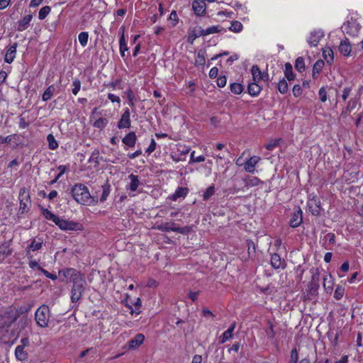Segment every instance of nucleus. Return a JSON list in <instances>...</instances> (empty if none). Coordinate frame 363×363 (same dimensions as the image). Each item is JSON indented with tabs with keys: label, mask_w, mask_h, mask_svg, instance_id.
Instances as JSON below:
<instances>
[{
	"label": "nucleus",
	"mask_w": 363,
	"mask_h": 363,
	"mask_svg": "<svg viewBox=\"0 0 363 363\" xmlns=\"http://www.w3.org/2000/svg\"><path fill=\"white\" fill-rule=\"evenodd\" d=\"M54 92H55V87L52 85L48 86L46 89V90L44 91V93L43 94V96H42L43 101H48V100H50L52 97Z\"/></svg>",
	"instance_id": "nucleus-34"
},
{
	"label": "nucleus",
	"mask_w": 363,
	"mask_h": 363,
	"mask_svg": "<svg viewBox=\"0 0 363 363\" xmlns=\"http://www.w3.org/2000/svg\"><path fill=\"white\" fill-rule=\"evenodd\" d=\"M58 169L60 170V173L57 174L55 178L50 182V184H53L57 182V180L64 174V173L67 169V167L65 165H60L58 167Z\"/></svg>",
	"instance_id": "nucleus-48"
},
{
	"label": "nucleus",
	"mask_w": 363,
	"mask_h": 363,
	"mask_svg": "<svg viewBox=\"0 0 363 363\" xmlns=\"http://www.w3.org/2000/svg\"><path fill=\"white\" fill-rule=\"evenodd\" d=\"M51 9L49 6H45L42 7L38 13V18L40 20L45 19L47 16L50 13Z\"/></svg>",
	"instance_id": "nucleus-42"
},
{
	"label": "nucleus",
	"mask_w": 363,
	"mask_h": 363,
	"mask_svg": "<svg viewBox=\"0 0 363 363\" xmlns=\"http://www.w3.org/2000/svg\"><path fill=\"white\" fill-rule=\"evenodd\" d=\"M130 179V183L127 187V189H129L130 191L134 192L137 190L138 187L140 185V181L138 179V177L131 174L128 176Z\"/></svg>",
	"instance_id": "nucleus-21"
},
{
	"label": "nucleus",
	"mask_w": 363,
	"mask_h": 363,
	"mask_svg": "<svg viewBox=\"0 0 363 363\" xmlns=\"http://www.w3.org/2000/svg\"><path fill=\"white\" fill-rule=\"evenodd\" d=\"M261 183L262 181L256 177H250L246 180V186L250 187L258 186Z\"/></svg>",
	"instance_id": "nucleus-45"
},
{
	"label": "nucleus",
	"mask_w": 363,
	"mask_h": 363,
	"mask_svg": "<svg viewBox=\"0 0 363 363\" xmlns=\"http://www.w3.org/2000/svg\"><path fill=\"white\" fill-rule=\"evenodd\" d=\"M223 30H224V28L220 26H212L206 29L201 28V34H203V36H206L211 34L220 33Z\"/></svg>",
	"instance_id": "nucleus-24"
},
{
	"label": "nucleus",
	"mask_w": 363,
	"mask_h": 363,
	"mask_svg": "<svg viewBox=\"0 0 363 363\" xmlns=\"http://www.w3.org/2000/svg\"><path fill=\"white\" fill-rule=\"evenodd\" d=\"M155 229L165 233H169L172 231L184 234L186 232L184 228H180L177 226V224L174 222H167L159 224L155 226Z\"/></svg>",
	"instance_id": "nucleus-6"
},
{
	"label": "nucleus",
	"mask_w": 363,
	"mask_h": 363,
	"mask_svg": "<svg viewBox=\"0 0 363 363\" xmlns=\"http://www.w3.org/2000/svg\"><path fill=\"white\" fill-rule=\"evenodd\" d=\"M47 140L48 142L49 149H50L52 150H55L58 147V146H59L58 142L55 140V138L52 134H49L47 136Z\"/></svg>",
	"instance_id": "nucleus-35"
},
{
	"label": "nucleus",
	"mask_w": 363,
	"mask_h": 363,
	"mask_svg": "<svg viewBox=\"0 0 363 363\" xmlns=\"http://www.w3.org/2000/svg\"><path fill=\"white\" fill-rule=\"evenodd\" d=\"M339 51L344 56H349L352 51L351 45L347 39L343 40L340 42L339 45Z\"/></svg>",
	"instance_id": "nucleus-19"
},
{
	"label": "nucleus",
	"mask_w": 363,
	"mask_h": 363,
	"mask_svg": "<svg viewBox=\"0 0 363 363\" xmlns=\"http://www.w3.org/2000/svg\"><path fill=\"white\" fill-rule=\"evenodd\" d=\"M108 99L112 102V103H117L118 104V106L121 105V99L118 96H116L113 94L108 93Z\"/></svg>",
	"instance_id": "nucleus-58"
},
{
	"label": "nucleus",
	"mask_w": 363,
	"mask_h": 363,
	"mask_svg": "<svg viewBox=\"0 0 363 363\" xmlns=\"http://www.w3.org/2000/svg\"><path fill=\"white\" fill-rule=\"evenodd\" d=\"M78 40L80 45L84 48L87 45L89 40V33L88 32L84 31L81 32L78 35Z\"/></svg>",
	"instance_id": "nucleus-37"
},
{
	"label": "nucleus",
	"mask_w": 363,
	"mask_h": 363,
	"mask_svg": "<svg viewBox=\"0 0 363 363\" xmlns=\"http://www.w3.org/2000/svg\"><path fill=\"white\" fill-rule=\"evenodd\" d=\"M298 360V354L296 348L293 349L291 352V356L289 363H297Z\"/></svg>",
	"instance_id": "nucleus-56"
},
{
	"label": "nucleus",
	"mask_w": 363,
	"mask_h": 363,
	"mask_svg": "<svg viewBox=\"0 0 363 363\" xmlns=\"http://www.w3.org/2000/svg\"><path fill=\"white\" fill-rule=\"evenodd\" d=\"M205 161V157L203 155L195 157V151L191 152L190 155L189 163L201 162Z\"/></svg>",
	"instance_id": "nucleus-51"
},
{
	"label": "nucleus",
	"mask_w": 363,
	"mask_h": 363,
	"mask_svg": "<svg viewBox=\"0 0 363 363\" xmlns=\"http://www.w3.org/2000/svg\"><path fill=\"white\" fill-rule=\"evenodd\" d=\"M215 193V187L214 185L210 186L206 190L204 191L203 194V199L204 201H208L209 198L213 196Z\"/></svg>",
	"instance_id": "nucleus-47"
},
{
	"label": "nucleus",
	"mask_w": 363,
	"mask_h": 363,
	"mask_svg": "<svg viewBox=\"0 0 363 363\" xmlns=\"http://www.w3.org/2000/svg\"><path fill=\"white\" fill-rule=\"evenodd\" d=\"M137 136L135 132L128 133L123 139L122 142L128 147H133L136 143Z\"/></svg>",
	"instance_id": "nucleus-17"
},
{
	"label": "nucleus",
	"mask_w": 363,
	"mask_h": 363,
	"mask_svg": "<svg viewBox=\"0 0 363 363\" xmlns=\"http://www.w3.org/2000/svg\"><path fill=\"white\" fill-rule=\"evenodd\" d=\"M43 246V241L41 239H33L30 244L28 245V247L26 249V255L29 256L30 251H37L41 249Z\"/></svg>",
	"instance_id": "nucleus-20"
},
{
	"label": "nucleus",
	"mask_w": 363,
	"mask_h": 363,
	"mask_svg": "<svg viewBox=\"0 0 363 363\" xmlns=\"http://www.w3.org/2000/svg\"><path fill=\"white\" fill-rule=\"evenodd\" d=\"M144 340L145 335L142 333H138L128 342V348L129 350H135L143 343Z\"/></svg>",
	"instance_id": "nucleus-11"
},
{
	"label": "nucleus",
	"mask_w": 363,
	"mask_h": 363,
	"mask_svg": "<svg viewBox=\"0 0 363 363\" xmlns=\"http://www.w3.org/2000/svg\"><path fill=\"white\" fill-rule=\"evenodd\" d=\"M324 33L322 30H314L311 32L308 39L307 42L311 47H316L320 40L323 38Z\"/></svg>",
	"instance_id": "nucleus-9"
},
{
	"label": "nucleus",
	"mask_w": 363,
	"mask_h": 363,
	"mask_svg": "<svg viewBox=\"0 0 363 363\" xmlns=\"http://www.w3.org/2000/svg\"><path fill=\"white\" fill-rule=\"evenodd\" d=\"M308 206L312 214L314 216H318L322 210L320 201L319 198L314 194H311L309 196Z\"/></svg>",
	"instance_id": "nucleus-7"
},
{
	"label": "nucleus",
	"mask_w": 363,
	"mask_h": 363,
	"mask_svg": "<svg viewBox=\"0 0 363 363\" xmlns=\"http://www.w3.org/2000/svg\"><path fill=\"white\" fill-rule=\"evenodd\" d=\"M107 124L108 120L106 118H99L94 122L93 126L99 129H103Z\"/></svg>",
	"instance_id": "nucleus-39"
},
{
	"label": "nucleus",
	"mask_w": 363,
	"mask_h": 363,
	"mask_svg": "<svg viewBox=\"0 0 363 363\" xmlns=\"http://www.w3.org/2000/svg\"><path fill=\"white\" fill-rule=\"evenodd\" d=\"M125 94L127 96V98L128 99V104L130 106L133 107L135 106V102L136 101L135 94L131 89H128L125 91Z\"/></svg>",
	"instance_id": "nucleus-41"
},
{
	"label": "nucleus",
	"mask_w": 363,
	"mask_h": 363,
	"mask_svg": "<svg viewBox=\"0 0 363 363\" xmlns=\"http://www.w3.org/2000/svg\"><path fill=\"white\" fill-rule=\"evenodd\" d=\"M206 62L205 52L202 50H199L196 57V65H203Z\"/></svg>",
	"instance_id": "nucleus-44"
},
{
	"label": "nucleus",
	"mask_w": 363,
	"mask_h": 363,
	"mask_svg": "<svg viewBox=\"0 0 363 363\" xmlns=\"http://www.w3.org/2000/svg\"><path fill=\"white\" fill-rule=\"evenodd\" d=\"M343 30L346 33L352 36H356L361 28V23L357 18H351L343 26Z\"/></svg>",
	"instance_id": "nucleus-4"
},
{
	"label": "nucleus",
	"mask_w": 363,
	"mask_h": 363,
	"mask_svg": "<svg viewBox=\"0 0 363 363\" xmlns=\"http://www.w3.org/2000/svg\"><path fill=\"white\" fill-rule=\"evenodd\" d=\"M102 188V194L100 197V201L104 202L107 199L108 196L110 194V185L109 184H105L101 186Z\"/></svg>",
	"instance_id": "nucleus-40"
},
{
	"label": "nucleus",
	"mask_w": 363,
	"mask_h": 363,
	"mask_svg": "<svg viewBox=\"0 0 363 363\" xmlns=\"http://www.w3.org/2000/svg\"><path fill=\"white\" fill-rule=\"evenodd\" d=\"M20 210L22 213L27 211L30 205V193L26 189H21L19 192Z\"/></svg>",
	"instance_id": "nucleus-8"
},
{
	"label": "nucleus",
	"mask_w": 363,
	"mask_h": 363,
	"mask_svg": "<svg viewBox=\"0 0 363 363\" xmlns=\"http://www.w3.org/2000/svg\"><path fill=\"white\" fill-rule=\"evenodd\" d=\"M295 67L299 72H302L305 68L304 60L302 57H298L295 62Z\"/></svg>",
	"instance_id": "nucleus-53"
},
{
	"label": "nucleus",
	"mask_w": 363,
	"mask_h": 363,
	"mask_svg": "<svg viewBox=\"0 0 363 363\" xmlns=\"http://www.w3.org/2000/svg\"><path fill=\"white\" fill-rule=\"evenodd\" d=\"M134 306L135 307V311H133V310H131L130 313L131 314H133L134 313L136 314V315H138L140 314V311H137L138 310L140 306H142V302L140 299V298H138L136 301L134 303Z\"/></svg>",
	"instance_id": "nucleus-60"
},
{
	"label": "nucleus",
	"mask_w": 363,
	"mask_h": 363,
	"mask_svg": "<svg viewBox=\"0 0 363 363\" xmlns=\"http://www.w3.org/2000/svg\"><path fill=\"white\" fill-rule=\"evenodd\" d=\"M259 160L260 157L258 156L251 157L244 164L245 170L249 173H254L255 172V167Z\"/></svg>",
	"instance_id": "nucleus-12"
},
{
	"label": "nucleus",
	"mask_w": 363,
	"mask_h": 363,
	"mask_svg": "<svg viewBox=\"0 0 363 363\" xmlns=\"http://www.w3.org/2000/svg\"><path fill=\"white\" fill-rule=\"evenodd\" d=\"M302 211L299 208L298 211L293 213L292 217L289 221V225L292 228H296L300 225V224L302 223Z\"/></svg>",
	"instance_id": "nucleus-16"
},
{
	"label": "nucleus",
	"mask_w": 363,
	"mask_h": 363,
	"mask_svg": "<svg viewBox=\"0 0 363 363\" xmlns=\"http://www.w3.org/2000/svg\"><path fill=\"white\" fill-rule=\"evenodd\" d=\"M193 9L196 15H201L206 11V6L203 1H195L193 3Z\"/></svg>",
	"instance_id": "nucleus-29"
},
{
	"label": "nucleus",
	"mask_w": 363,
	"mask_h": 363,
	"mask_svg": "<svg viewBox=\"0 0 363 363\" xmlns=\"http://www.w3.org/2000/svg\"><path fill=\"white\" fill-rule=\"evenodd\" d=\"M279 140L280 139H277L274 141L269 142L265 145L266 149L268 150H272L275 147L278 145Z\"/></svg>",
	"instance_id": "nucleus-59"
},
{
	"label": "nucleus",
	"mask_w": 363,
	"mask_h": 363,
	"mask_svg": "<svg viewBox=\"0 0 363 363\" xmlns=\"http://www.w3.org/2000/svg\"><path fill=\"white\" fill-rule=\"evenodd\" d=\"M28 257L29 258L28 265H29L30 268H31L33 269H38V270L42 272V269H43V268L40 266L38 262L36 260L32 259V257H30V255Z\"/></svg>",
	"instance_id": "nucleus-52"
},
{
	"label": "nucleus",
	"mask_w": 363,
	"mask_h": 363,
	"mask_svg": "<svg viewBox=\"0 0 363 363\" xmlns=\"http://www.w3.org/2000/svg\"><path fill=\"white\" fill-rule=\"evenodd\" d=\"M323 55L325 56V59L329 62L333 60V51L331 50H323Z\"/></svg>",
	"instance_id": "nucleus-64"
},
{
	"label": "nucleus",
	"mask_w": 363,
	"mask_h": 363,
	"mask_svg": "<svg viewBox=\"0 0 363 363\" xmlns=\"http://www.w3.org/2000/svg\"><path fill=\"white\" fill-rule=\"evenodd\" d=\"M324 66V62L323 60H318L313 67V77L315 78L316 74H318Z\"/></svg>",
	"instance_id": "nucleus-38"
},
{
	"label": "nucleus",
	"mask_w": 363,
	"mask_h": 363,
	"mask_svg": "<svg viewBox=\"0 0 363 363\" xmlns=\"http://www.w3.org/2000/svg\"><path fill=\"white\" fill-rule=\"evenodd\" d=\"M42 213L47 220L52 221L55 224L59 218L58 216L54 214L47 208H42Z\"/></svg>",
	"instance_id": "nucleus-31"
},
{
	"label": "nucleus",
	"mask_w": 363,
	"mask_h": 363,
	"mask_svg": "<svg viewBox=\"0 0 363 363\" xmlns=\"http://www.w3.org/2000/svg\"><path fill=\"white\" fill-rule=\"evenodd\" d=\"M15 355L21 361H24L28 358V354L24 350V346L23 345H18L16 347Z\"/></svg>",
	"instance_id": "nucleus-28"
},
{
	"label": "nucleus",
	"mask_w": 363,
	"mask_h": 363,
	"mask_svg": "<svg viewBox=\"0 0 363 363\" xmlns=\"http://www.w3.org/2000/svg\"><path fill=\"white\" fill-rule=\"evenodd\" d=\"M292 91L295 97H298L302 94V86L299 84H295L293 87Z\"/></svg>",
	"instance_id": "nucleus-57"
},
{
	"label": "nucleus",
	"mask_w": 363,
	"mask_h": 363,
	"mask_svg": "<svg viewBox=\"0 0 363 363\" xmlns=\"http://www.w3.org/2000/svg\"><path fill=\"white\" fill-rule=\"evenodd\" d=\"M235 328V323H233L227 330H225L220 337V342L221 344L225 343L233 337V333Z\"/></svg>",
	"instance_id": "nucleus-25"
},
{
	"label": "nucleus",
	"mask_w": 363,
	"mask_h": 363,
	"mask_svg": "<svg viewBox=\"0 0 363 363\" xmlns=\"http://www.w3.org/2000/svg\"><path fill=\"white\" fill-rule=\"evenodd\" d=\"M42 213L47 220L52 221L55 224L59 218L58 216L54 214L47 208H42Z\"/></svg>",
	"instance_id": "nucleus-32"
},
{
	"label": "nucleus",
	"mask_w": 363,
	"mask_h": 363,
	"mask_svg": "<svg viewBox=\"0 0 363 363\" xmlns=\"http://www.w3.org/2000/svg\"><path fill=\"white\" fill-rule=\"evenodd\" d=\"M14 136V135H10L6 137H2L0 135V145L4 143H10Z\"/></svg>",
	"instance_id": "nucleus-63"
},
{
	"label": "nucleus",
	"mask_w": 363,
	"mask_h": 363,
	"mask_svg": "<svg viewBox=\"0 0 363 363\" xmlns=\"http://www.w3.org/2000/svg\"><path fill=\"white\" fill-rule=\"evenodd\" d=\"M72 94L74 95H77L81 89V82L79 79H74L72 82Z\"/></svg>",
	"instance_id": "nucleus-49"
},
{
	"label": "nucleus",
	"mask_w": 363,
	"mask_h": 363,
	"mask_svg": "<svg viewBox=\"0 0 363 363\" xmlns=\"http://www.w3.org/2000/svg\"><path fill=\"white\" fill-rule=\"evenodd\" d=\"M226 84H227V79L225 76L219 77L217 79V85L219 87L223 88L226 85Z\"/></svg>",
	"instance_id": "nucleus-62"
},
{
	"label": "nucleus",
	"mask_w": 363,
	"mask_h": 363,
	"mask_svg": "<svg viewBox=\"0 0 363 363\" xmlns=\"http://www.w3.org/2000/svg\"><path fill=\"white\" fill-rule=\"evenodd\" d=\"M353 103L352 104V108H354L355 106V102L354 101H352V100H350L349 102H348V104L347 106L345 107V108L342 111L341 113V117L342 118H345L347 115L350 114V111H351V109H350V105L351 104Z\"/></svg>",
	"instance_id": "nucleus-55"
},
{
	"label": "nucleus",
	"mask_w": 363,
	"mask_h": 363,
	"mask_svg": "<svg viewBox=\"0 0 363 363\" xmlns=\"http://www.w3.org/2000/svg\"><path fill=\"white\" fill-rule=\"evenodd\" d=\"M17 46V43H15L13 45L8 48L4 57V61L6 63L11 64L14 60L16 55Z\"/></svg>",
	"instance_id": "nucleus-15"
},
{
	"label": "nucleus",
	"mask_w": 363,
	"mask_h": 363,
	"mask_svg": "<svg viewBox=\"0 0 363 363\" xmlns=\"http://www.w3.org/2000/svg\"><path fill=\"white\" fill-rule=\"evenodd\" d=\"M289 86L287 82L282 79L278 84V90L281 94H286L288 91Z\"/></svg>",
	"instance_id": "nucleus-43"
},
{
	"label": "nucleus",
	"mask_w": 363,
	"mask_h": 363,
	"mask_svg": "<svg viewBox=\"0 0 363 363\" xmlns=\"http://www.w3.org/2000/svg\"><path fill=\"white\" fill-rule=\"evenodd\" d=\"M200 36H203V34H201V28L199 27L198 28L194 29L191 32L189 33L187 36V42L190 44H193L194 40Z\"/></svg>",
	"instance_id": "nucleus-27"
},
{
	"label": "nucleus",
	"mask_w": 363,
	"mask_h": 363,
	"mask_svg": "<svg viewBox=\"0 0 363 363\" xmlns=\"http://www.w3.org/2000/svg\"><path fill=\"white\" fill-rule=\"evenodd\" d=\"M130 110L126 108L124 109L123 113L118 122V128L119 129L128 128L130 127L131 121H130Z\"/></svg>",
	"instance_id": "nucleus-10"
},
{
	"label": "nucleus",
	"mask_w": 363,
	"mask_h": 363,
	"mask_svg": "<svg viewBox=\"0 0 363 363\" xmlns=\"http://www.w3.org/2000/svg\"><path fill=\"white\" fill-rule=\"evenodd\" d=\"M284 262L281 260L280 256L274 253L271 257V265L274 269L284 268Z\"/></svg>",
	"instance_id": "nucleus-22"
},
{
	"label": "nucleus",
	"mask_w": 363,
	"mask_h": 363,
	"mask_svg": "<svg viewBox=\"0 0 363 363\" xmlns=\"http://www.w3.org/2000/svg\"><path fill=\"white\" fill-rule=\"evenodd\" d=\"M345 293V289L344 287L341 286H337L335 289V293H334V297L336 300H340L342 298Z\"/></svg>",
	"instance_id": "nucleus-50"
},
{
	"label": "nucleus",
	"mask_w": 363,
	"mask_h": 363,
	"mask_svg": "<svg viewBox=\"0 0 363 363\" xmlns=\"http://www.w3.org/2000/svg\"><path fill=\"white\" fill-rule=\"evenodd\" d=\"M243 28L242 24L238 21H232L229 27V30L233 33H240Z\"/></svg>",
	"instance_id": "nucleus-36"
},
{
	"label": "nucleus",
	"mask_w": 363,
	"mask_h": 363,
	"mask_svg": "<svg viewBox=\"0 0 363 363\" xmlns=\"http://www.w3.org/2000/svg\"><path fill=\"white\" fill-rule=\"evenodd\" d=\"M37 324L42 328L48 326L50 319V309L48 306L43 305L39 307L35 313Z\"/></svg>",
	"instance_id": "nucleus-3"
},
{
	"label": "nucleus",
	"mask_w": 363,
	"mask_h": 363,
	"mask_svg": "<svg viewBox=\"0 0 363 363\" xmlns=\"http://www.w3.org/2000/svg\"><path fill=\"white\" fill-rule=\"evenodd\" d=\"M284 77L289 81H292L295 79V74L293 72L292 65L289 62H286L284 65Z\"/></svg>",
	"instance_id": "nucleus-30"
},
{
	"label": "nucleus",
	"mask_w": 363,
	"mask_h": 363,
	"mask_svg": "<svg viewBox=\"0 0 363 363\" xmlns=\"http://www.w3.org/2000/svg\"><path fill=\"white\" fill-rule=\"evenodd\" d=\"M123 31L119 39V50L122 57L125 56V52L128 51V48L127 46L125 35H124V28H122Z\"/></svg>",
	"instance_id": "nucleus-23"
},
{
	"label": "nucleus",
	"mask_w": 363,
	"mask_h": 363,
	"mask_svg": "<svg viewBox=\"0 0 363 363\" xmlns=\"http://www.w3.org/2000/svg\"><path fill=\"white\" fill-rule=\"evenodd\" d=\"M319 99L321 102L324 103L328 99V94L325 87H321L318 91Z\"/></svg>",
	"instance_id": "nucleus-54"
},
{
	"label": "nucleus",
	"mask_w": 363,
	"mask_h": 363,
	"mask_svg": "<svg viewBox=\"0 0 363 363\" xmlns=\"http://www.w3.org/2000/svg\"><path fill=\"white\" fill-rule=\"evenodd\" d=\"M334 281L333 277L328 274L323 277V287L327 294H331L333 289Z\"/></svg>",
	"instance_id": "nucleus-18"
},
{
	"label": "nucleus",
	"mask_w": 363,
	"mask_h": 363,
	"mask_svg": "<svg viewBox=\"0 0 363 363\" xmlns=\"http://www.w3.org/2000/svg\"><path fill=\"white\" fill-rule=\"evenodd\" d=\"M12 250L10 242H4L0 245V262H2L8 256L11 255Z\"/></svg>",
	"instance_id": "nucleus-14"
},
{
	"label": "nucleus",
	"mask_w": 363,
	"mask_h": 363,
	"mask_svg": "<svg viewBox=\"0 0 363 363\" xmlns=\"http://www.w3.org/2000/svg\"><path fill=\"white\" fill-rule=\"evenodd\" d=\"M59 275H62L65 279L62 281L69 280L73 283L71 289L72 302H77L81 298L86 289V281L84 276L74 268L67 267L61 269L58 272Z\"/></svg>",
	"instance_id": "nucleus-1"
},
{
	"label": "nucleus",
	"mask_w": 363,
	"mask_h": 363,
	"mask_svg": "<svg viewBox=\"0 0 363 363\" xmlns=\"http://www.w3.org/2000/svg\"><path fill=\"white\" fill-rule=\"evenodd\" d=\"M261 86L255 82L250 83L247 86V91L252 96H257L261 91Z\"/></svg>",
	"instance_id": "nucleus-26"
},
{
	"label": "nucleus",
	"mask_w": 363,
	"mask_h": 363,
	"mask_svg": "<svg viewBox=\"0 0 363 363\" xmlns=\"http://www.w3.org/2000/svg\"><path fill=\"white\" fill-rule=\"evenodd\" d=\"M156 148V142L154 139H152L151 140V142H150V144L149 145L148 147L146 149L145 152L150 155L151 154L152 152L155 151Z\"/></svg>",
	"instance_id": "nucleus-61"
},
{
	"label": "nucleus",
	"mask_w": 363,
	"mask_h": 363,
	"mask_svg": "<svg viewBox=\"0 0 363 363\" xmlns=\"http://www.w3.org/2000/svg\"><path fill=\"white\" fill-rule=\"evenodd\" d=\"M72 194L74 200L79 203L88 205L91 202V194L88 188L84 184H75L72 189Z\"/></svg>",
	"instance_id": "nucleus-2"
},
{
	"label": "nucleus",
	"mask_w": 363,
	"mask_h": 363,
	"mask_svg": "<svg viewBox=\"0 0 363 363\" xmlns=\"http://www.w3.org/2000/svg\"><path fill=\"white\" fill-rule=\"evenodd\" d=\"M251 72L255 82H258L262 79L261 70L257 65H253L252 67Z\"/></svg>",
	"instance_id": "nucleus-33"
},
{
	"label": "nucleus",
	"mask_w": 363,
	"mask_h": 363,
	"mask_svg": "<svg viewBox=\"0 0 363 363\" xmlns=\"http://www.w3.org/2000/svg\"><path fill=\"white\" fill-rule=\"evenodd\" d=\"M55 225H57L60 229L65 231L82 230V225L80 223L72 220H65L60 217L58 218Z\"/></svg>",
	"instance_id": "nucleus-5"
},
{
	"label": "nucleus",
	"mask_w": 363,
	"mask_h": 363,
	"mask_svg": "<svg viewBox=\"0 0 363 363\" xmlns=\"http://www.w3.org/2000/svg\"><path fill=\"white\" fill-rule=\"evenodd\" d=\"M32 19V14H28L25 16L22 19L17 22V30L21 32L26 30L29 27Z\"/></svg>",
	"instance_id": "nucleus-13"
},
{
	"label": "nucleus",
	"mask_w": 363,
	"mask_h": 363,
	"mask_svg": "<svg viewBox=\"0 0 363 363\" xmlns=\"http://www.w3.org/2000/svg\"><path fill=\"white\" fill-rule=\"evenodd\" d=\"M230 91L235 94H240L243 91V86L240 83H233L230 84Z\"/></svg>",
	"instance_id": "nucleus-46"
}]
</instances>
